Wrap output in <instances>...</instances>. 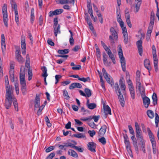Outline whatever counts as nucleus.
I'll return each instance as SVG.
<instances>
[{
  "instance_id": "31",
  "label": "nucleus",
  "mask_w": 159,
  "mask_h": 159,
  "mask_svg": "<svg viewBox=\"0 0 159 159\" xmlns=\"http://www.w3.org/2000/svg\"><path fill=\"white\" fill-rule=\"evenodd\" d=\"M41 69L43 72V73L42 74V76L45 77L47 76L48 75L47 73V69L46 67L45 66H43L41 67Z\"/></svg>"
},
{
  "instance_id": "52",
  "label": "nucleus",
  "mask_w": 159,
  "mask_h": 159,
  "mask_svg": "<svg viewBox=\"0 0 159 159\" xmlns=\"http://www.w3.org/2000/svg\"><path fill=\"white\" fill-rule=\"evenodd\" d=\"M63 95L65 97V99L68 100L69 99L70 97L68 95V94L66 90H64L63 91Z\"/></svg>"
},
{
  "instance_id": "59",
  "label": "nucleus",
  "mask_w": 159,
  "mask_h": 159,
  "mask_svg": "<svg viewBox=\"0 0 159 159\" xmlns=\"http://www.w3.org/2000/svg\"><path fill=\"white\" fill-rule=\"evenodd\" d=\"M55 153L52 152L48 155L46 159H52L55 156Z\"/></svg>"
},
{
  "instance_id": "8",
  "label": "nucleus",
  "mask_w": 159,
  "mask_h": 159,
  "mask_svg": "<svg viewBox=\"0 0 159 159\" xmlns=\"http://www.w3.org/2000/svg\"><path fill=\"white\" fill-rule=\"evenodd\" d=\"M142 41L141 40H139L136 42V45L138 49L139 53L140 56H142L143 52L142 47Z\"/></svg>"
},
{
  "instance_id": "64",
  "label": "nucleus",
  "mask_w": 159,
  "mask_h": 159,
  "mask_svg": "<svg viewBox=\"0 0 159 159\" xmlns=\"http://www.w3.org/2000/svg\"><path fill=\"white\" fill-rule=\"evenodd\" d=\"M88 133L89 134L90 136L91 137H93V136L95 135L96 134V132L94 130H89Z\"/></svg>"
},
{
  "instance_id": "42",
  "label": "nucleus",
  "mask_w": 159,
  "mask_h": 159,
  "mask_svg": "<svg viewBox=\"0 0 159 159\" xmlns=\"http://www.w3.org/2000/svg\"><path fill=\"white\" fill-rule=\"evenodd\" d=\"M72 136H73L74 137L77 138H84L85 137V136L84 134L79 133L78 134H74Z\"/></svg>"
},
{
  "instance_id": "50",
  "label": "nucleus",
  "mask_w": 159,
  "mask_h": 159,
  "mask_svg": "<svg viewBox=\"0 0 159 159\" xmlns=\"http://www.w3.org/2000/svg\"><path fill=\"white\" fill-rule=\"evenodd\" d=\"M90 116V118H91V119H90V120H91L92 119H93L94 121L96 122H98V120L100 118V116Z\"/></svg>"
},
{
  "instance_id": "55",
  "label": "nucleus",
  "mask_w": 159,
  "mask_h": 159,
  "mask_svg": "<svg viewBox=\"0 0 159 159\" xmlns=\"http://www.w3.org/2000/svg\"><path fill=\"white\" fill-rule=\"evenodd\" d=\"M121 27L122 30V33L123 35L124 34H128L127 32V30L125 26H124V24L123 25H120Z\"/></svg>"
},
{
  "instance_id": "49",
  "label": "nucleus",
  "mask_w": 159,
  "mask_h": 159,
  "mask_svg": "<svg viewBox=\"0 0 159 159\" xmlns=\"http://www.w3.org/2000/svg\"><path fill=\"white\" fill-rule=\"evenodd\" d=\"M78 80L84 82H89L90 81V78L89 77H88L86 78L84 77L81 78H79L78 79Z\"/></svg>"
},
{
  "instance_id": "40",
  "label": "nucleus",
  "mask_w": 159,
  "mask_h": 159,
  "mask_svg": "<svg viewBox=\"0 0 159 159\" xmlns=\"http://www.w3.org/2000/svg\"><path fill=\"white\" fill-rule=\"evenodd\" d=\"M34 19V8H32L31 10V15H30V20H31V23H33V21Z\"/></svg>"
},
{
  "instance_id": "29",
  "label": "nucleus",
  "mask_w": 159,
  "mask_h": 159,
  "mask_svg": "<svg viewBox=\"0 0 159 159\" xmlns=\"http://www.w3.org/2000/svg\"><path fill=\"white\" fill-rule=\"evenodd\" d=\"M30 59L29 56L28 54H27L26 56V62L25 63V66L28 69H30Z\"/></svg>"
},
{
  "instance_id": "12",
  "label": "nucleus",
  "mask_w": 159,
  "mask_h": 159,
  "mask_svg": "<svg viewBox=\"0 0 159 159\" xmlns=\"http://www.w3.org/2000/svg\"><path fill=\"white\" fill-rule=\"evenodd\" d=\"M120 58V62L121 63V67L123 71H126L125 60L123 56L119 57Z\"/></svg>"
},
{
  "instance_id": "35",
  "label": "nucleus",
  "mask_w": 159,
  "mask_h": 159,
  "mask_svg": "<svg viewBox=\"0 0 159 159\" xmlns=\"http://www.w3.org/2000/svg\"><path fill=\"white\" fill-rule=\"evenodd\" d=\"M125 145L127 151L130 154V156L132 157L133 155L132 154V152L131 148L130 143L126 144H125Z\"/></svg>"
},
{
  "instance_id": "3",
  "label": "nucleus",
  "mask_w": 159,
  "mask_h": 159,
  "mask_svg": "<svg viewBox=\"0 0 159 159\" xmlns=\"http://www.w3.org/2000/svg\"><path fill=\"white\" fill-rule=\"evenodd\" d=\"M10 3L12 8L14 9L15 11V20L18 25H19V15L18 14L17 9V6L14 0H10Z\"/></svg>"
},
{
  "instance_id": "39",
  "label": "nucleus",
  "mask_w": 159,
  "mask_h": 159,
  "mask_svg": "<svg viewBox=\"0 0 159 159\" xmlns=\"http://www.w3.org/2000/svg\"><path fill=\"white\" fill-rule=\"evenodd\" d=\"M114 88L116 93H120V90L118 83H116L114 85Z\"/></svg>"
},
{
  "instance_id": "25",
  "label": "nucleus",
  "mask_w": 159,
  "mask_h": 159,
  "mask_svg": "<svg viewBox=\"0 0 159 159\" xmlns=\"http://www.w3.org/2000/svg\"><path fill=\"white\" fill-rule=\"evenodd\" d=\"M107 53V54L108 55L109 57L111 59L113 63L114 64H116V62L115 58V57H114V55L113 54V53L111 52V51H109V52H108Z\"/></svg>"
},
{
  "instance_id": "47",
  "label": "nucleus",
  "mask_w": 159,
  "mask_h": 159,
  "mask_svg": "<svg viewBox=\"0 0 159 159\" xmlns=\"http://www.w3.org/2000/svg\"><path fill=\"white\" fill-rule=\"evenodd\" d=\"M125 17L126 18V23L127 24L128 26L131 28L132 27V24L130 19V16Z\"/></svg>"
},
{
  "instance_id": "43",
  "label": "nucleus",
  "mask_w": 159,
  "mask_h": 159,
  "mask_svg": "<svg viewBox=\"0 0 159 159\" xmlns=\"http://www.w3.org/2000/svg\"><path fill=\"white\" fill-rule=\"evenodd\" d=\"M123 137L124 139V143L125 144L130 143L129 138L126 134H123Z\"/></svg>"
},
{
  "instance_id": "51",
  "label": "nucleus",
  "mask_w": 159,
  "mask_h": 159,
  "mask_svg": "<svg viewBox=\"0 0 159 159\" xmlns=\"http://www.w3.org/2000/svg\"><path fill=\"white\" fill-rule=\"evenodd\" d=\"M59 3L61 4H64L69 3H71V1L68 0H59Z\"/></svg>"
},
{
  "instance_id": "11",
  "label": "nucleus",
  "mask_w": 159,
  "mask_h": 159,
  "mask_svg": "<svg viewBox=\"0 0 159 159\" xmlns=\"http://www.w3.org/2000/svg\"><path fill=\"white\" fill-rule=\"evenodd\" d=\"M16 49L15 52V58L18 62L20 61V47L19 46H15Z\"/></svg>"
},
{
  "instance_id": "10",
  "label": "nucleus",
  "mask_w": 159,
  "mask_h": 159,
  "mask_svg": "<svg viewBox=\"0 0 159 159\" xmlns=\"http://www.w3.org/2000/svg\"><path fill=\"white\" fill-rule=\"evenodd\" d=\"M147 130L149 138L151 142V143H156L155 139L154 138V135L152 133L151 131L150 128L148 127L147 128Z\"/></svg>"
},
{
  "instance_id": "15",
  "label": "nucleus",
  "mask_w": 159,
  "mask_h": 159,
  "mask_svg": "<svg viewBox=\"0 0 159 159\" xmlns=\"http://www.w3.org/2000/svg\"><path fill=\"white\" fill-rule=\"evenodd\" d=\"M143 98V103L145 107L148 108L150 104V100L149 98L146 96H144Z\"/></svg>"
},
{
  "instance_id": "6",
  "label": "nucleus",
  "mask_w": 159,
  "mask_h": 159,
  "mask_svg": "<svg viewBox=\"0 0 159 159\" xmlns=\"http://www.w3.org/2000/svg\"><path fill=\"white\" fill-rule=\"evenodd\" d=\"M102 72L103 75L107 81L111 85V86H112L114 84L112 78L107 73L106 70L104 68H103L102 69Z\"/></svg>"
},
{
  "instance_id": "60",
  "label": "nucleus",
  "mask_w": 159,
  "mask_h": 159,
  "mask_svg": "<svg viewBox=\"0 0 159 159\" xmlns=\"http://www.w3.org/2000/svg\"><path fill=\"white\" fill-rule=\"evenodd\" d=\"M137 139L138 140H139L140 143H141V144L145 143V141L143 139V136H141L138 138H137Z\"/></svg>"
},
{
  "instance_id": "63",
  "label": "nucleus",
  "mask_w": 159,
  "mask_h": 159,
  "mask_svg": "<svg viewBox=\"0 0 159 159\" xmlns=\"http://www.w3.org/2000/svg\"><path fill=\"white\" fill-rule=\"evenodd\" d=\"M54 149V147L53 146H50L47 148L45 150L46 152H49Z\"/></svg>"
},
{
  "instance_id": "36",
  "label": "nucleus",
  "mask_w": 159,
  "mask_h": 159,
  "mask_svg": "<svg viewBox=\"0 0 159 159\" xmlns=\"http://www.w3.org/2000/svg\"><path fill=\"white\" fill-rule=\"evenodd\" d=\"M147 114L148 116L151 119L153 118L154 117V113L151 110H148L147 111Z\"/></svg>"
},
{
  "instance_id": "33",
  "label": "nucleus",
  "mask_w": 159,
  "mask_h": 159,
  "mask_svg": "<svg viewBox=\"0 0 159 159\" xmlns=\"http://www.w3.org/2000/svg\"><path fill=\"white\" fill-rule=\"evenodd\" d=\"M152 98L153 100V104L154 105H155L157 103V95L155 93H153Z\"/></svg>"
},
{
  "instance_id": "13",
  "label": "nucleus",
  "mask_w": 159,
  "mask_h": 159,
  "mask_svg": "<svg viewBox=\"0 0 159 159\" xmlns=\"http://www.w3.org/2000/svg\"><path fill=\"white\" fill-rule=\"evenodd\" d=\"M40 94H36L34 99V107L38 108L40 106Z\"/></svg>"
},
{
  "instance_id": "38",
  "label": "nucleus",
  "mask_w": 159,
  "mask_h": 159,
  "mask_svg": "<svg viewBox=\"0 0 159 159\" xmlns=\"http://www.w3.org/2000/svg\"><path fill=\"white\" fill-rule=\"evenodd\" d=\"M85 92L86 93V97H89L92 95V93L90 90L88 88H85L84 89Z\"/></svg>"
},
{
  "instance_id": "62",
  "label": "nucleus",
  "mask_w": 159,
  "mask_h": 159,
  "mask_svg": "<svg viewBox=\"0 0 159 159\" xmlns=\"http://www.w3.org/2000/svg\"><path fill=\"white\" fill-rule=\"evenodd\" d=\"M55 10L56 15L60 14L62 13L63 11V10L61 9H57Z\"/></svg>"
},
{
  "instance_id": "2",
  "label": "nucleus",
  "mask_w": 159,
  "mask_h": 159,
  "mask_svg": "<svg viewBox=\"0 0 159 159\" xmlns=\"http://www.w3.org/2000/svg\"><path fill=\"white\" fill-rule=\"evenodd\" d=\"M25 70L21 74L20 73V87L21 88L22 93L23 95H25L26 93V85L25 80Z\"/></svg>"
},
{
  "instance_id": "45",
  "label": "nucleus",
  "mask_w": 159,
  "mask_h": 159,
  "mask_svg": "<svg viewBox=\"0 0 159 159\" xmlns=\"http://www.w3.org/2000/svg\"><path fill=\"white\" fill-rule=\"evenodd\" d=\"M138 1V2H137L135 5L136 11V12H138L139 11L140 8V5L141 3V0H139Z\"/></svg>"
},
{
  "instance_id": "34",
  "label": "nucleus",
  "mask_w": 159,
  "mask_h": 159,
  "mask_svg": "<svg viewBox=\"0 0 159 159\" xmlns=\"http://www.w3.org/2000/svg\"><path fill=\"white\" fill-rule=\"evenodd\" d=\"M69 52V50L68 49H65L63 50H59L57 51L58 53L61 54H65L68 53Z\"/></svg>"
},
{
  "instance_id": "46",
  "label": "nucleus",
  "mask_w": 159,
  "mask_h": 159,
  "mask_svg": "<svg viewBox=\"0 0 159 159\" xmlns=\"http://www.w3.org/2000/svg\"><path fill=\"white\" fill-rule=\"evenodd\" d=\"M15 88L16 92L17 94H19V84L18 82L16 81L15 82Z\"/></svg>"
},
{
  "instance_id": "30",
  "label": "nucleus",
  "mask_w": 159,
  "mask_h": 159,
  "mask_svg": "<svg viewBox=\"0 0 159 159\" xmlns=\"http://www.w3.org/2000/svg\"><path fill=\"white\" fill-rule=\"evenodd\" d=\"M133 142V144L134 147L135 151L137 154L139 153V148L138 147L137 141L136 139H134L132 140Z\"/></svg>"
},
{
  "instance_id": "41",
  "label": "nucleus",
  "mask_w": 159,
  "mask_h": 159,
  "mask_svg": "<svg viewBox=\"0 0 159 159\" xmlns=\"http://www.w3.org/2000/svg\"><path fill=\"white\" fill-rule=\"evenodd\" d=\"M118 55L119 57L123 56V53L122 50L121 48V45H119L118 47Z\"/></svg>"
},
{
  "instance_id": "27",
  "label": "nucleus",
  "mask_w": 159,
  "mask_h": 159,
  "mask_svg": "<svg viewBox=\"0 0 159 159\" xmlns=\"http://www.w3.org/2000/svg\"><path fill=\"white\" fill-rule=\"evenodd\" d=\"M140 72L139 71L137 70L136 73V84L139 86L140 85Z\"/></svg>"
},
{
  "instance_id": "20",
  "label": "nucleus",
  "mask_w": 159,
  "mask_h": 159,
  "mask_svg": "<svg viewBox=\"0 0 159 159\" xmlns=\"http://www.w3.org/2000/svg\"><path fill=\"white\" fill-rule=\"evenodd\" d=\"M136 85L137 87H138V89L140 91L142 98L145 96V90L143 87L141 86V83H140V85L139 86L137 84H136Z\"/></svg>"
},
{
  "instance_id": "48",
  "label": "nucleus",
  "mask_w": 159,
  "mask_h": 159,
  "mask_svg": "<svg viewBox=\"0 0 159 159\" xmlns=\"http://www.w3.org/2000/svg\"><path fill=\"white\" fill-rule=\"evenodd\" d=\"M152 147L153 152L154 154H156L157 151L156 148V143H152Z\"/></svg>"
},
{
  "instance_id": "24",
  "label": "nucleus",
  "mask_w": 159,
  "mask_h": 159,
  "mask_svg": "<svg viewBox=\"0 0 159 159\" xmlns=\"http://www.w3.org/2000/svg\"><path fill=\"white\" fill-rule=\"evenodd\" d=\"M144 64L145 67L148 70L149 72V71L151 70V67L150 65L149 60L148 59H145L144 61Z\"/></svg>"
},
{
  "instance_id": "14",
  "label": "nucleus",
  "mask_w": 159,
  "mask_h": 159,
  "mask_svg": "<svg viewBox=\"0 0 159 159\" xmlns=\"http://www.w3.org/2000/svg\"><path fill=\"white\" fill-rule=\"evenodd\" d=\"M107 127L105 125H103L101 126L98 132V135L100 136H102L104 135L106 132Z\"/></svg>"
},
{
  "instance_id": "26",
  "label": "nucleus",
  "mask_w": 159,
  "mask_h": 159,
  "mask_svg": "<svg viewBox=\"0 0 159 159\" xmlns=\"http://www.w3.org/2000/svg\"><path fill=\"white\" fill-rule=\"evenodd\" d=\"M53 28L54 30V33L55 36H57V34H60L61 33L60 30V25L58 24L57 26H53Z\"/></svg>"
},
{
  "instance_id": "21",
  "label": "nucleus",
  "mask_w": 159,
  "mask_h": 159,
  "mask_svg": "<svg viewBox=\"0 0 159 159\" xmlns=\"http://www.w3.org/2000/svg\"><path fill=\"white\" fill-rule=\"evenodd\" d=\"M103 108L105 115H111V109L108 105H104Z\"/></svg>"
},
{
  "instance_id": "32",
  "label": "nucleus",
  "mask_w": 159,
  "mask_h": 159,
  "mask_svg": "<svg viewBox=\"0 0 159 159\" xmlns=\"http://www.w3.org/2000/svg\"><path fill=\"white\" fill-rule=\"evenodd\" d=\"M14 70L10 69L9 74L10 79L11 81L12 82L14 81Z\"/></svg>"
},
{
  "instance_id": "53",
  "label": "nucleus",
  "mask_w": 159,
  "mask_h": 159,
  "mask_svg": "<svg viewBox=\"0 0 159 159\" xmlns=\"http://www.w3.org/2000/svg\"><path fill=\"white\" fill-rule=\"evenodd\" d=\"M153 27V26L149 25L147 33V35H151V34L152 32Z\"/></svg>"
},
{
  "instance_id": "18",
  "label": "nucleus",
  "mask_w": 159,
  "mask_h": 159,
  "mask_svg": "<svg viewBox=\"0 0 159 159\" xmlns=\"http://www.w3.org/2000/svg\"><path fill=\"white\" fill-rule=\"evenodd\" d=\"M116 94L118 96V98L119 99V101L120 102L121 105L122 107H124L125 106V101L123 96L121 94V92H120L119 93H117Z\"/></svg>"
},
{
  "instance_id": "7",
  "label": "nucleus",
  "mask_w": 159,
  "mask_h": 159,
  "mask_svg": "<svg viewBox=\"0 0 159 159\" xmlns=\"http://www.w3.org/2000/svg\"><path fill=\"white\" fill-rule=\"evenodd\" d=\"M96 144L93 142H89L87 144L88 149L93 152H96Z\"/></svg>"
},
{
  "instance_id": "57",
  "label": "nucleus",
  "mask_w": 159,
  "mask_h": 159,
  "mask_svg": "<svg viewBox=\"0 0 159 159\" xmlns=\"http://www.w3.org/2000/svg\"><path fill=\"white\" fill-rule=\"evenodd\" d=\"M117 20L118 22L119 23L120 25H123L124 24V22L121 18V16H119V17H117Z\"/></svg>"
},
{
  "instance_id": "28",
  "label": "nucleus",
  "mask_w": 159,
  "mask_h": 159,
  "mask_svg": "<svg viewBox=\"0 0 159 159\" xmlns=\"http://www.w3.org/2000/svg\"><path fill=\"white\" fill-rule=\"evenodd\" d=\"M130 92L131 97L132 99L134 100L135 98V91L134 87L129 88Z\"/></svg>"
},
{
  "instance_id": "16",
  "label": "nucleus",
  "mask_w": 159,
  "mask_h": 159,
  "mask_svg": "<svg viewBox=\"0 0 159 159\" xmlns=\"http://www.w3.org/2000/svg\"><path fill=\"white\" fill-rule=\"evenodd\" d=\"M103 61L105 65L106 66H110L111 62H108L107 61L108 56L104 52L102 53Z\"/></svg>"
},
{
  "instance_id": "56",
  "label": "nucleus",
  "mask_w": 159,
  "mask_h": 159,
  "mask_svg": "<svg viewBox=\"0 0 159 159\" xmlns=\"http://www.w3.org/2000/svg\"><path fill=\"white\" fill-rule=\"evenodd\" d=\"M155 20V16H150V22L149 25L153 26L154 24V21Z\"/></svg>"
},
{
  "instance_id": "23",
  "label": "nucleus",
  "mask_w": 159,
  "mask_h": 159,
  "mask_svg": "<svg viewBox=\"0 0 159 159\" xmlns=\"http://www.w3.org/2000/svg\"><path fill=\"white\" fill-rule=\"evenodd\" d=\"M68 154L73 157L77 158H78V156L77 153L74 150L72 149H69L68 152Z\"/></svg>"
},
{
  "instance_id": "54",
  "label": "nucleus",
  "mask_w": 159,
  "mask_h": 159,
  "mask_svg": "<svg viewBox=\"0 0 159 159\" xmlns=\"http://www.w3.org/2000/svg\"><path fill=\"white\" fill-rule=\"evenodd\" d=\"M98 140L103 145H105L106 143V139L104 137H102L101 138L99 139Z\"/></svg>"
},
{
  "instance_id": "1",
  "label": "nucleus",
  "mask_w": 159,
  "mask_h": 159,
  "mask_svg": "<svg viewBox=\"0 0 159 159\" xmlns=\"http://www.w3.org/2000/svg\"><path fill=\"white\" fill-rule=\"evenodd\" d=\"M6 95L5 100V106L7 109H9L11 106L12 102H13V105L15 110L18 111V107L17 102L14 98L12 91L6 92Z\"/></svg>"
},
{
  "instance_id": "22",
  "label": "nucleus",
  "mask_w": 159,
  "mask_h": 159,
  "mask_svg": "<svg viewBox=\"0 0 159 159\" xmlns=\"http://www.w3.org/2000/svg\"><path fill=\"white\" fill-rule=\"evenodd\" d=\"M82 85L81 84L77 83H72L69 86V88L70 89H73L75 88H81Z\"/></svg>"
},
{
  "instance_id": "44",
  "label": "nucleus",
  "mask_w": 159,
  "mask_h": 159,
  "mask_svg": "<svg viewBox=\"0 0 159 159\" xmlns=\"http://www.w3.org/2000/svg\"><path fill=\"white\" fill-rule=\"evenodd\" d=\"M96 105L95 103H91L87 105V107L90 109H93L96 107Z\"/></svg>"
},
{
  "instance_id": "4",
  "label": "nucleus",
  "mask_w": 159,
  "mask_h": 159,
  "mask_svg": "<svg viewBox=\"0 0 159 159\" xmlns=\"http://www.w3.org/2000/svg\"><path fill=\"white\" fill-rule=\"evenodd\" d=\"M110 30L111 35L109 36V40L110 41L111 43L114 44L115 43L114 40H117V33L116 31L114 28L112 27H111Z\"/></svg>"
},
{
  "instance_id": "9",
  "label": "nucleus",
  "mask_w": 159,
  "mask_h": 159,
  "mask_svg": "<svg viewBox=\"0 0 159 159\" xmlns=\"http://www.w3.org/2000/svg\"><path fill=\"white\" fill-rule=\"evenodd\" d=\"M135 126L136 128V137L138 138L142 136V132L137 122L135 123Z\"/></svg>"
},
{
  "instance_id": "37",
  "label": "nucleus",
  "mask_w": 159,
  "mask_h": 159,
  "mask_svg": "<svg viewBox=\"0 0 159 159\" xmlns=\"http://www.w3.org/2000/svg\"><path fill=\"white\" fill-rule=\"evenodd\" d=\"M21 52L22 54L23 55H25L26 54V44L24 45H21Z\"/></svg>"
},
{
  "instance_id": "58",
  "label": "nucleus",
  "mask_w": 159,
  "mask_h": 159,
  "mask_svg": "<svg viewBox=\"0 0 159 159\" xmlns=\"http://www.w3.org/2000/svg\"><path fill=\"white\" fill-rule=\"evenodd\" d=\"M28 34L29 38L30 40V43L32 45L34 42L33 37L32 36L31 33L30 31L28 32Z\"/></svg>"
},
{
  "instance_id": "5",
  "label": "nucleus",
  "mask_w": 159,
  "mask_h": 159,
  "mask_svg": "<svg viewBox=\"0 0 159 159\" xmlns=\"http://www.w3.org/2000/svg\"><path fill=\"white\" fill-rule=\"evenodd\" d=\"M2 11L3 13V21L5 25L7 27L8 26V18L7 13V5L4 4L2 8Z\"/></svg>"
},
{
  "instance_id": "61",
  "label": "nucleus",
  "mask_w": 159,
  "mask_h": 159,
  "mask_svg": "<svg viewBox=\"0 0 159 159\" xmlns=\"http://www.w3.org/2000/svg\"><path fill=\"white\" fill-rule=\"evenodd\" d=\"M127 82L129 85V88L134 87L133 84L130 79H128L126 80Z\"/></svg>"
},
{
  "instance_id": "19",
  "label": "nucleus",
  "mask_w": 159,
  "mask_h": 159,
  "mask_svg": "<svg viewBox=\"0 0 159 159\" xmlns=\"http://www.w3.org/2000/svg\"><path fill=\"white\" fill-rule=\"evenodd\" d=\"M119 84L121 90L125 91L126 86L125 82L123 78L122 77L120 79L119 81Z\"/></svg>"
},
{
  "instance_id": "17",
  "label": "nucleus",
  "mask_w": 159,
  "mask_h": 159,
  "mask_svg": "<svg viewBox=\"0 0 159 159\" xmlns=\"http://www.w3.org/2000/svg\"><path fill=\"white\" fill-rule=\"evenodd\" d=\"M6 83V92L12 91V89L10 87L8 81V78L7 75H6L5 77Z\"/></svg>"
}]
</instances>
